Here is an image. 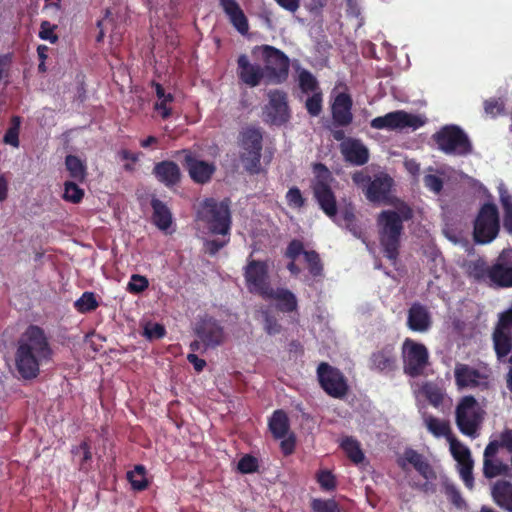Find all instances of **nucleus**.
<instances>
[{
  "instance_id": "60",
  "label": "nucleus",
  "mask_w": 512,
  "mask_h": 512,
  "mask_svg": "<svg viewBox=\"0 0 512 512\" xmlns=\"http://www.w3.org/2000/svg\"><path fill=\"white\" fill-rule=\"evenodd\" d=\"M317 481L323 490L331 491L336 488V479L330 471H321L317 476Z\"/></svg>"
},
{
  "instance_id": "55",
  "label": "nucleus",
  "mask_w": 512,
  "mask_h": 512,
  "mask_svg": "<svg viewBox=\"0 0 512 512\" xmlns=\"http://www.w3.org/2000/svg\"><path fill=\"white\" fill-rule=\"evenodd\" d=\"M149 286V281L145 276L133 274L127 285V290L133 294H139L145 291Z\"/></svg>"
},
{
  "instance_id": "31",
  "label": "nucleus",
  "mask_w": 512,
  "mask_h": 512,
  "mask_svg": "<svg viewBox=\"0 0 512 512\" xmlns=\"http://www.w3.org/2000/svg\"><path fill=\"white\" fill-rule=\"evenodd\" d=\"M465 275L476 283H491V266L482 257L464 260L462 265Z\"/></svg>"
},
{
  "instance_id": "28",
  "label": "nucleus",
  "mask_w": 512,
  "mask_h": 512,
  "mask_svg": "<svg viewBox=\"0 0 512 512\" xmlns=\"http://www.w3.org/2000/svg\"><path fill=\"white\" fill-rule=\"evenodd\" d=\"M407 326L413 332L424 333L432 326L431 314L427 307L419 302H414L407 315Z\"/></svg>"
},
{
  "instance_id": "33",
  "label": "nucleus",
  "mask_w": 512,
  "mask_h": 512,
  "mask_svg": "<svg viewBox=\"0 0 512 512\" xmlns=\"http://www.w3.org/2000/svg\"><path fill=\"white\" fill-rule=\"evenodd\" d=\"M151 207L153 210L152 221L154 225L162 230L166 231L172 224V213L168 206L161 200L153 198L151 200Z\"/></svg>"
},
{
  "instance_id": "1",
  "label": "nucleus",
  "mask_w": 512,
  "mask_h": 512,
  "mask_svg": "<svg viewBox=\"0 0 512 512\" xmlns=\"http://www.w3.org/2000/svg\"><path fill=\"white\" fill-rule=\"evenodd\" d=\"M53 350L45 331L37 325H29L16 343L15 367L24 380L39 376L40 366L52 359Z\"/></svg>"
},
{
  "instance_id": "5",
  "label": "nucleus",
  "mask_w": 512,
  "mask_h": 512,
  "mask_svg": "<svg viewBox=\"0 0 512 512\" xmlns=\"http://www.w3.org/2000/svg\"><path fill=\"white\" fill-rule=\"evenodd\" d=\"M500 216L496 204L486 202L481 205L473 221V240L485 245L493 242L500 232Z\"/></svg>"
},
{
  "instance_id": "32",
  "label": "nucleus",
  "mask_w": 512,
  "mask_h": 512,
  "mask_svg": "<svg viewBox=\"0 0 512 512\" xmlns=\"http://www.w3.org/2000/svg\"><path fill=\"white\" fill-rule=\"evenodd\" d=\"M494 502L502 509L512 512V483L506 480L497 481L492 487Z\"/></svg>"
},
{
  "instance_id": "9",
  "label": "nucleus",
  "mask_w": 512,
  "mask_h": 512,
  "mask_svg": "<svg viewBox=\"0 0 512 512\" xmlns=\"http://www.w3.org/2000/svg\"><path fill=\"white\" fill-rule=\"evenodd\" d=\"M262 142V132L254 126L244 128L239 134V145L242 149L240 159L244 168L251 174L259 172Z\"/></svg>"
},
{
  "instance_id": "3",
  "label": "nucleus",
  "mask_w": 512,
  "mask_h": 512,
  "mask_svg": "<svg viewBox=\"0 0 512 512\" xmlns=\"http://www.w3.org/2000/svg\"><path fill=\"white\" fill-rule=\"evenodd\" d=\"M353 183L361 188L366 199L373 204L396 205L397 200L391 195L394 180L386 173H380L372 179L370 175L357 171L352 175Z\"/></svg>"
},
{
  "instance_id": "23",
  "label": "nucleus",
  "mask_w": 512,
  "mask_h": 512,
  "mask_svg": "<svg viewBox=\"0 0 512 512\" xmlns=\"http://www.w3.org/2000/svg\"><path fill=\"white\" fill-rule=\"evenodd\" d=\"M352 106L353 101L348 93L341 92L335 97L331 105L332 120L335 126L346 127L352 123Z\"/></svg>"
},
{
  "instance_id": "36",
  "label": "nucleus",
  "mask_w": 512,
  "mask_h": 512,
  "mask_svg": "<svg viewBox=\"0 0 512 512\" xmlns=\"http://www.w3.org/2000/svg\"><path fill=\"white\" fill-rule=\"evenodd\" d=\"M341 448L353 463L360 464L364 461L365 455L360 443L353 437H345L341 442Z\"/></svg>"
},
{
  "instance_id": "37",
  "label": "nucleus",
  "mask_w": 512,
  "mask_h": 512,
  "mask_svg": "<svg viewBox=\"0 0 512 512\" xmlns=\"http://www.w3.org/2000/svg\"><path fill=\"white\" fill-rule=\"evenodd\" d=\"M499 200L503 209V227L512 234V195L507 190H500Z\"/></svg>"
},
{
  "instance_id": "4",
  "label": "nucleus",
  "mask_w": 512,
  "mask_h": 512,
  "mask_svg": "<svg viewBox=\"0 0 512 512\" xmlns=\"http://www.w3.org/2000/svg\"><path fill=\"white\" fill-rule=\"evenodd\" d=\"M198 217L212 234H230L232 219L228 199L217 201L214 198H206L198 211Z\"/></svg>"
},
{
  "instance_id": "63",
  "label": "nucleus",
  "mask_w": 512,
  "mask_h": 512,
  "mask_svg": "<svg viewBox=\"0 0 512 512\" xmlns=\"http://www.w3.org/2000/svg\"><path fill=\"white\" fill-rule=\"evenodd\" d=\"M500 447L506 448L509 452H512V430L506 429L500 435V441H498Z\"/></svg>"
},
{
  "instance_id": "29",
  "label": "nucleus",
  "mask_w": 512,
  "mask_h": 512,
  "mask_svg": "<svg viewBox=\"0 0 512 512\" xmlns=\"http://www.w3.org/2000/svg\"><path fill=\"white\" fill-rule=\"evenodd\" d=\"M264 300H274L276 308L282 313H292L298 309V300L296 295L287 288L272 286L267 291V294L262 296Z\"/></svg>"
},
{
  "instance_id": "61",
  "label": "nucleus",
  "mask_w": 512,
  "mask_h": 512,
  "mask_svg": "<svg viewBox=\"0 0 512 512\" xmlns=\"http://www.w3.org/2000/svg\"><path fill=\"white\" fill-rule=\"evenodd\" d=\"M423 183L426 188L434 192L435 194H439L443 189V180L434 174H427L423 178Z\"/></svg>"
},
{
  "instance_id": "11",
  "label": "nucleus",
  "mask_w": 512,
  "mask_h": 512,
  "mask_svg": "<svg viewBox=\"0 0 512 512\" xmlns=\"http://www.w3.org/2000/svg\"><path fill=\"white\" fill-rule=\"evenodd\" d=\"M317 378L321 388L330 397L341 399L348 393L349 387L344 374L326 362L318 365Z\"/></svg>"
},
{
  "instance_id": "43",
  "label": "nucleus",
  "mask_w": 512,
  "mask_h": 512,
  "mask_svg": "<svg viewBox=\"0 0 512 512\" xmlns=\"http://www.w3.org/2000/svg\"><path fill=\"white\" fill-rule=\"evenodd\" d=\"M304 259L307 263L308 271L313 277L316 278L323 275V263L318 252L309 250L304 253Z\"/></svg>"
},
{
  "instance_id": "62",
  "label": "nucleus",
  "mask_w": 512,
  "mask_h": 512,
  "mask_svg": "<svg viewBox=\"0 0 512 512\" xmlns=\"http://www.w3.org/2000/svg\"><path fill=\"white\" fill-rule=\"evenodd\" d=\"M504 109L503 102L498 99L491 98L484 102V110L486 114L496 116L500 114Z\"/></svg>"
},
{
  "instance_id": "15",
  "label": "nucleus",
  "mask_w": 512,
  "mask_h": 512,
  "mask_svg": "<svg viewBox=\"0 0 512 512\" xmlns=\"http://www.w3.org/2000/svg\"><path fill=\"white\" fill-rule=\"evenodd\" d=\"M268 98L269 102L263 111L265 122L277 126L288 122L290 119V110L287 94L278 89L270 90Z\"/></svg>"
},
{
  "instance_id": "52",
  "label": "nucleus",
  "mask_w": 512,
  "mask_h": 512,
  "mask_svg": "<svg viewBox=\"0 0 512 512\" xmlns=\"http://www.w3.org/2000/svg\"><path fill=\"white\" fill-rule=\"evenodd\" d=\"M299 84L303 92H318V82L312 73L307 70L300 73Z\"/></svg>"
},
{
  "instance_id": "40",
  "label": "nucleus",
  "mask_w": 512,
  "mask_h": 512,
  "mask_svg": "<svg viewBox=\"0 0 512 512\" xmlns=\"http://www.w3.org/2000/svg\"><path fill=\"white\" fill-rule=\"evenodd\" d=\"M421 393L425 396L428 402L436 408H438L443 402V391L434 383H424L421 387Z\"/></svg>"
},
{
  "instance_id": "44",
  "label": "nucleus",
  "mask_w": 512,
  "mask_h": 512,
  "mask_svg": "<svg viewBox=\"0 0 512 512\" xmlns=\"http://www.w3.org/2000/svg\"><path fill=\"white\" fill-rule=\"evenodd\" d=\"M84 197V190L78 186L76 181H66L64 183L63 199L73 204H78Z\"/></svg>"
},
{
  "instance_id": "22",
  "label": "nucleus",
  "mask_w": 512,
  "mask_h": 512,
  "mask_svg": "<svg viewBox=\"0 0 512 512\" xmlns=\"http://www.w3.org/2000/svg\"><path fill=\"white\" fill-rule=\"evenodd\" d=\"M398 466L406 471L407 465L413 468L426 480L436 477L435 472L427 459L412 448L405 449L403 455L397 460Z\"/></svg>"
},
{
  "instance_id": "35",
  "label": "nucleus",
  "mask_w": 512,
  "mask_h": 512,
  "mask_svg": "<svg viewBox=\"0 0 512 512\" xmlns=\"http://www.w3.org/2000/svg\"><path fill=\"white\" fill-rule=\"evenodd\" d=\"M65 166L69 172V176L76 182L82 183L87 175L86 166L82 160L75 155H67L65 158Z\"/></svg>"
},
{
  "instance_id": "42",
  "label": "nucleus",
  "mask_w": 512,
  "mask_h": 512,
  "mask_svg": "<svg viewBox=\"0 0 512 512\" xmlns=\"http://www.w3.org/2000/svg\"><path fill=\"white\" fill-rule=\"evenodd\" d=\"M425 424L430 433L435 437L448 436L450 434V426L446 421H442L434 416L425 418Z\"/></svg>"
},
{
  "instance_id": "14",
  "label": "nucleus",
  "mask_w": 512,
  "mask_h": 512,
  "mask_svg": "<svg viewBox=\"0 0 512 512\" xmlns=\"http://www.w3.org/2000/svg\"><path fill=\"white\" fill-rule=\"evenodd\" d=\"M243 275L246 287L250 293L261 297L267 294L271 284L269 281V266L266 261L248 260Z\"/></svg>"
},
{
  "instance_id": "30",
  "label": "nucleus",
  "mask_w": 512,
  "mask_h": 512,
  "mask_svg": "<svg viewBox=\"0 0 512 512\" xmlns=\"http://www.w3.org/2000/svg\"><path fill=\"white\" fill-rule=\"evenodd\" d=\"M219 5L228 17L231 25L242 35L249 31V22L236 0H219Z\"/></svg>"
},
{
  "instance_id": "58",
  "label": "nucleus",
  "mask_w": 512,
  "mask_h": 512,
  "mask_svg": "<svg viewBox=\"0 0 512 512\" xmlns=\"http://www.w3.org/2000/svg\"><path fill=\"white\" fill-rule=\"evenodd\" d=\"M165 334V327L159 323H148L144 328V336L149 340L161 339Z\"/></svg>"
},
{
  "instance_id": "12",
  "label": "nucleus",
  "mask_w": 512,
  "mask_h": 512,
  "mask_svg": "<svg viewBox=\"0 0 512 512\" xmlns=\"http://www.w3.org/2000/svg\"><path fill=\"white\" fill-rule=\"evenodd\" d=\"M261 50L265 64L263 69L270 81L277 84L284 82L289 73L288 56L283 51L270 45H263Z\"/></svg>"
},
{
  "instance_id": "50",
  "label": "nucleus",
  "mask_w": 512,
  "mask_h": 512,
  "mask_svg": "<svg viewBox=\"0 0 512 512\" xmlns=\"http://www.w3.org/2000/svg\"><path fill=\"white\" fill-rule=\"evenodd\" d=\"M286 201L288 206L294 209H301L306 204V199L303 197L301 190L296 186L291 187L287 191Z\"/></svg>"
},
{
  "instance_id": "56",
  "label": "nucleus",
  "mask_w": 512,
  "mask_h": 512,
  "mask_svg": "<svg viewBox=\"0 0 512 512\" xmlns=\"http://www.w3.org/2000/svg\"><path fill=\"white\" fill-rule=\"evenodd\" d=\"M258 466L257 458L247 454L239 460L237 468L242 474H250L256 472Z\"/></svg>"
},
{
  "instance_id": "25",
  "label": "nucleus",
  "mask_w": 512,
  "mask_h": 512,
  "mask_svg": "<svg viewBox=\"0 0 512 512\" xmlns=\"http://www.w3.org/2000/svg\"><path fill=\"white\" fill-rule=\"evenodd\" d=\"M499 448L498 440H492L484 450L483 474L488 479L504 475L508 471V466L495 458Z\"/></svg>"
},
{
  "instance_id": "6",
  "label": "nucleus",
  "mask_w": 512,
  "mask_h": 512,
  "mask_svg": "<svg viewBox=\"0 0 512 512\" xmlns=\"http://www.w3.org/2000/svg\"><path fill=\"white\" fill-rule=\"evenodd\" d=\"M484 414V410L473 396L462 397L455 410V421L459 431L471 438L478 437Z\"/></svg>"
},
{
  "instance_id": "48",
  "label": "nucleus",
  "mask_w": 512,
  "mask_h": 512,
  "mask_svg": "<svg viewBox=\"0 0 512 512\" xmlns=\"http://www.w3.org/2000/svg\"><path fill=\"white\" fill-rule=\"evenodd\" d=\"M263 320H264V330L268 335H276L279 334L282 330L281 324L278 322L277 318L271 314L269 310L262 311Z\"/></svg>"
},
{
  "instance_id": "21",
  "label": "nucleus",
  "mask_w": 512,
  "mask_h": 512,
  "mask_svg": "<svg viewBox=\"0 0 512 512\" xmlns=\"http://www.w3.org/2000/svg\"><path fill=\"white\" fill-rule=\"evenodd\" d=\"M512 249H504L497 262L491 266V284L499 287H512Z\"/></svg>"
},
{
  "instance_id": "57",
  "label": "nucleus",
  "mask_w": 512,
  "mask_h": 512,
  "mask_svg": "<svg viewBox=\"0 0 512 512\" xmlns=\"http://www.w3.org/2000/svg\"><path fill=\"white\" fill-rule=\"evenodd\" d=\"M308 251L304 249V244L301 240L293 239L288 243L284 255L290 260H296L300 255L304 256V253Z\"/></svg>"
},
{
  "instance_id": "54",
  "label": "nucleus",
  "mask_w": 512,
  "mask_h": 512,
  "mask_svg": "<svg viewBox=\"0 0 512 512\" xmlns=\"http://www.w3.org/2000/svg\"><path fill=\"white\" fill-rule=\"evenodd\" d=\"M458 470L465 486L468 489H472L474 486L473 460L459 463Z\"/></svg>"
},
{
  "instance_id": "51",
  "label": "nucleus",
  "mask_w": 512,
  "mask_h": 512,
  "mask_svg": "<svg viewBox=\"0 0 512 512\" xmlns=\"http://www.w3.org/2000/svg\"><path fill=\"white\" fill-rule=\"evenodd\" d=\"M313 512H340L338 503L333 499H314L311 503Z\"/></svg>"
},
{
  "instance_id": "10",
  "label": "nucleus",
  "mask_w": 512,
  "mask_h": 512,
  "mask_svg": "<svg viewBox=\"0 0 512 512\" xmlns=\"http://www.w3.org/2000/svg\"><path fill=\"white\" fill-rule=\"evenodd\" d=\"M403 371L412 378L424 374L429 364V352L426 346L410 338H406L402 345Z\"/></svg>"
},
{
  "instance_id": "47",
  "label": "nucleus",
  "mask_w": 512,
  "mask_h": 512,
  "mask_svg": "<svg viewBox=\"0 0 512 512\" xmlns=\"http://www.w3.org/2000/svg\"><path fill=\"white\" fill-rule=\"evenodd\" d=\"M443 488L446 497L453 505L457 508H462L465 505V501L454 483L445 481L443 483Z\"/></svg>"
},
{
  "instance_id": "24",
  "label": "nucleus",
  "mask_w": 512,
  "mask_h": 512,
  "mask_svg": "<svg viewBox=\"0 0 512 512\" xmlns=\"http://www.w3.org/2000/svg\"><path fill=\"white\" fill-rule=\"evenodd\" d=\"M237 76L245 85L256 87L260 85L265 72L260 65L252 64L246 54H241L237 59Z\"/></svg>"
},
{
  "instance_id": "20",
  "label": "nucleus",
  "mask_w": 512,
  "mask_h": 512,
  "mask_svg": "<svg viewBox=\"0 0 512 512\" xmlns=\"http://www.w3.org/2000/svg\"><path fill=\"white\" fill-rule=\"evenodd\" d=\"M340 153L345 162L353 166H363L368 163L370 153L362 140L349 137L339 145Z\"/></svg>"
},
{
  "instance_id": "46",
  "label": "nucleus",
  "mask_w": 512,
  "mask_h": 512,
  "mask_svg": "<svg viewBox=\"0 0 512 512\" xmlns=\"http://www.w3.org/2000/svg\"><path fill=\"white\" fill-rule=\"evenodd\" d=\"M323 98H322V92H314L312 96L308 97L305 102V108L308 112V114L312 117H317L322 112V105Z\"/></svg>"
},
{
  "instance_id": "49",
  "label": "nucleus",
  "mask_w": 512,
  "mask_h": 512,
  "mask_svg": "<svg viewBox=\"0 0 512 512\" xmlns=\"http://www.w3.org/2000/svg\"><path fill=\"white\" fill-rule=\"evenodd\" d=\"M450 446L451 453L458 464L472 460L470 450L456 439L451 440Z\"/></svg>"
},
{
  "instance_id": "18",
  "label": "nucleus",
  "mask_w": 512,
  "mask_h": 512,
  "mask_svg": "<svg viewBox=\"0 0 512 512\" xmlns=\"http://www.w3.org/2000/svg\"><path fill=\"white\" fill-rule=\"evenodd\" d=\"M368 368L379 374H393L398 368L395 345L392 343H386L377 347V349L369 356Z\"/></svg>"
},
{
  "instance_id": "38",
  "label": "nucleus",
  "mask_w": 512,
  "mask_h": 512,
  "mask_svg": "<svg viewBox=\"0 0 512 512\" xmlns=\"http://www.w3.org/2000/svg\"><path fill=\"white\" fill-rule=\"evenodd\" d=\"M127 479L131 487L136 491H143L148 487L146 471L143 465H136L134 470L127 473Z\"/></svg>"
},
{
  "instance_id": "13",
  "label": "nucleus",
  "mask_w": 512,
  "mask_h": 512,
  "mask_svg": "<svg viewBox=\"0 0 512 512\" xmlns=\"http://www.w3.org/2000/svg\"><path fill=\"white\" fill-rule=\"evenodd\" d=\"M425 121L418 115L408 113L404 110L389 112L371 120L370 126L377 130H402L412 128L416 130L423 126Z\"/></svg>"
},
{
  "instance_id": "2",
  "label": "nucleus",
  "mask_w": 512,
  "mask_h": 512,
  "mask_svg": "<svg viewBox=\"0 0 512 512\" xmlns=\"http://www.w3.org/2000/svg\"><path fill=\"white\" fill-rule=\"evenodd\" d=\"M397 210H383L376 218L379 242L384 256L393 264L398 259L405 221L413 218L412 208L404 201L397 200Z\"/></svg>"
},
{
  "instance_id": "34",
  "label": "nucleus",
  "mask_w": 512,
  "mask_h": 512,
  "mask_svg": "<svg viewBox=\"0 0 512 512\" xmlns=\"http://www.w3.org/2000/svg\"><path fill=\"white\" fill-rule=\"evenodd\" d=\"M268 426L275 439H283L290 428L286 412L282 409L275 410L269 419Z\"/></svg>"
},
{
  "instance_id": "19",
  "label": "nucleus",
  "mask_w": 512,
  "mask_h": 512,
  "mask_svg": "<svg viewBox=\"0 0 512 512\" xmlns=\"http://www.w3.org/2000/svg\"><path fill=\"white\" fill-rule=\"evenodd\" d=\"M455 382L458 388L464 389H487L489 386V377L480 370L468 365L458 363L454 369Z\"/></svg>"
},
{
  "instance_id": "59",
  "label": "nucleus",
  "mask_w": 512,
  "mask_h": 512,
  "mask_svg": "<svg viewBox=\"0 0 512 512\" xmlns=\"http://www.w3.org/2000/svg\"><path fill=\"white\" fill-rule=\"evenodd\" d=\"M173 101L174 96L171 93H167V96H165L162 99H159V101L155 103L154 109L160 112L162 119L166 120L171 116L172 110L168 106V104Z\"/></svg>"
},
{
  "instance_id": "39",
  "label": "nucleus",
  "mask_w": 512,
  "mask_h": 512,
  "mask_svg": "<svg viewBox=\"0 0 512 512\" xmlns=\"http://www.w3.org/2000/svg\"><path fill=\"white\" fill-rule=\"evenodd\" d=\"M74 307L79 313H88L99 307V302L94 292L86 291L74 302Z\"/></svg>"
},
{
  "instance_id": "17",
  "label": "nucleus",
  "mask_w": 512,
  "mask_h": 512,
  "mask_svg": "<svg viewBox=\"0 0 512 512\" xmlns=\"http://www.w3.org/2000/svg\"><path fill=\"white\" fill-rule=\"evenodd\" d=\"M180 154L184 155L183 166L194 183L203 185L210 182L216 171L214 163L197 159L189 149H182L175 153L176 156Z\"/></svg>"
},
{
  "instance_id": "53",
  "label": "nucleus",
  "mask_w": 512,
  "mask_h": 512,
  "mask_svg": "<svg viewBox=\"0 0 512 512\" xmlns=\"http://www.w3.org/2000/svg\"><path fill=\"white\" fill-rule=\"evenodd\" d=\"M57 29V25L51 24L49 21H42L40 24L39 30V38L42 40H47L52 44L58 42L59 37L55 34V30Z\"/></svg>"
},
{
  "instance_id": "27",
  "label": "nucleus",
  "mask_w": 512,
  "mask_h": 512,
  "mask_svg": "<svg viewBox=\"0 0 512 512\" xmlns=\"http://www.w3.org/2000/svg\"><path fill=\"white\" fill-rule=\"evenodd\" d=\"M492 339L496 356L501 361L512 351V327L499 318Z\"/></svg>"
},
{
  "instance_id": "64",
  "label": "nucleus",
  "mask_w": 512,
  "mask_h": 512,
  "mask_svg": "<svg viewBox=\"0 0 512 512\" xmlns=\"http://www.w3.org/2000/svg\"><path fill=\"white\" fill-rule=\"evenodd\" d=\"M187 360L190 364L193 365L194 369L196 372H201L203 371V369L205 368L206 366V361L202 358H199L196 354L194 353H189L187 355Z\"/></svg>"
},
{
  "instance_id": "7",
  "label": "nucleus",
  "mask_w": 512,
  "mask_h": 512,
  "mask_svg": "<svg viewBox=\"0 0 512 512\" xmlns=\"http://www.w3.org/2000/svg\"><path fill=\"white\" fill-rule=\"evenodd\" d=\"M313 172L316 180L312 184L313 196L320 209L331 219L337 215V200L328 180L331 178V172L323 163H314Z\"/></svg>"
},
{
  "instance_id": "16",
  "label": "nucleus",
  "mask_w": 512,
  "mask_h": 512,
  "mask_svg": "<svg viewBox=\"0 0 512 512\" xmlns=\"http://www.w3.org/2000/svg\"><path fill=\"white\" fill-rule=\"evenodd\" d=\"M195 335L203 343L204 351L214 349L224 343L225 331L221 323L211 317L201 318L194 328Z\"/></svg>"
},
{
  "instance_id": "8",
  "label": "nucleus",
  "mask_w": 512,
  "mask_h": 512,
  "mask_svg": "<svg viewBox=\"0 0 512 512\" xmlns=\"http://www.w3.org/2000/svg\"><path fill=\"white\" fill-rule=\"evenodd\" d=\"M438 149L447 155L466 156L472 152L467 134L456 125H446L432 136Z\"/></svg>"
},
{
  "instance_id": "45",
  "label": "nucleus",
  "mask_w": 512,
  "mask_h": 512,
  "mask_svg": "<svg viewBox=\"0 0 512 512\" xmlns=\"http://www.w3.org/2000/svg\"><path fill=\"white\" fill-rule=\"evenodd\" d=\"M82 452L83 456L80 461L79 469L81 471H88L90 468L89 462L92 460L91 447L88 441H82L79 446L72 447L71 453L77 455Z\"/></svg>"
},
{
  "instance_id": "41",
  "label": "nucleus",
  "mask_w": 512,
  "mask_h": 512,
  "mask_svg": "<svg viewBox=\"0 0 512 512\" xmlns=\"http://www.w3.org/2000/svg\"><path fill=\"white\" fill-rule=\"evenodd\" d=\"M21 126V118L19 116H13L11 118V125L4 134L3 142L14 148H18L20 145L19 133Z\"/></svg>"
},
{
  "instance_id": "26",
  "label": "nucleus",
  "mask_w": 512,
  "mask_h": 512,
  "mask_svg": "<svg viewBox=\"0 0 512 512\" xmlns=\"http://www.w3.org/2000/svg\"><path fill=\"white\" fill-rule=\"evenodd\" d=\"M152 174L158 182L167 188L178 185L182 178L179 165L171 160L157 162L153 167Z\"/></svg>"
}]
</instances>
